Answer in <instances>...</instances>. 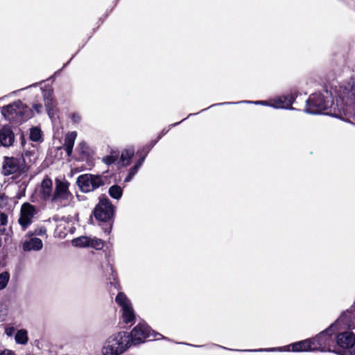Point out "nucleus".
<instances>
[{
    "label": "nucleus",
    "mask_w": 355,
    "mask_h": 355,
    "mask_svg": "<svg viewBox=\"0 0 355 355\" xmlns=\"http://www.w3.org/2000/svg\"><path fill=\"white\" fill-rule=\"evenodd\" d=\"M130 347L129 334L121 331L110 336L104 343L103 355H121Z\"/></svg>",
    "instance_id": "f257e3e1"
},
{
    "label": "nucleus",
    "mask_w": 355,
    "mask_h": 355,
    "mask_svg": "<svg viewBox=\"0 0 355 355\" xmlns=\"http://www.w3.org/2000/svg\"><path fill=\"white\" fill-rule=\"evenodd\" d=\"M28 171L25 159L22 157H5L2 164V173L5 176L13 175L17 178L26 175Z\"/></svg>",
    "instance_id": "f03ea898"
},
{
    "label": "nucleus",
    "mask_w": 355,
    "mask_h": 355,
    "mask_svg": "<svg viewBox=\"0 0 355 355\" xmlns=\"http://www.w3.org/2000/svg\"><path fill=\"white\" fill-rule=\"evenodd\" d=\"M130 346L144 343L146 339L153 338L155 340L162 338V336L158 333H154L146 323L138 324L129 334Z\"/></svg>",
    "instance_id": "7ed1b4c3"
},
{
    "label": "nucleus",
    "mask_w": 355,
    "mask_h": 355,
    "mask_svg": "<svg viewBox=\"0 0 355 355\" xmlns=\"http://www.w3.org/2000/svg\"><path fill=\"white\" fill-rule=\"evenodd\" d=\"M69 183L67 181L56 180L55 188L51 199V203L60 207L69 205L73 196L69 190Z\"/></svg>",
    "instance_id": "20e7f679"
},
{
    "label": "nucleus",
    "mask_w": 355,
    "mask_h": 355,
    "mask_svg": "<svg viewBox=\"0 0 355 355\" xmlns=\"http://www.w3.org/2000/svg\"><path fill=\"white\" fill-rule=\"evenodd\" d=\"M28 107L21 101L6 105L1 109V114L9 121H20L28 118Z\"/></svg>",
    "instance_id": "39448f33"
},
{
    "label": "nucleus",
    "mask_w": 355,
    "mask_h": 355,
    "mask_svg": "<svg viewBox=\"0 0 355 355\" xmlns=\"http://www.w3.org/2000/svg\"><path fill=\"white\" fill-rule=\"evenodd\" d=\"M115 302L121 307L123 322L126 324L133 322L135 319V311L127 295L123 292H119L115 297Z\"/></svg>",
    "instance_id": "423d86ee"
},
{
    "label": "nucleus",
    "mask_w": 355,
    "mask_h": 355,
    "mask_svg": "<svg viewBox=\"0 0 355 355\" xmlns=\"http://www.w3.org/2000/svg\"><path fill=\"white\" fill-rule=\"evenodd\" d=\"M77 184L83 192L87 193L103 185L104 181L100 175L84 174L78 178Z\"/></svg>",
    "instance_id": "0eeeda50"
},
{
    "label": "nucleus",
    "mask_w": 355,
    "mask_h": 355,
    "mask_svg": "<svg viewBox=\"0 0 355 355\" xmlns=\"http://www.w3.org/2000/svg\"><path fill=\"white\" fill-rule=\"evenodd\" d=\"M355 328V305L344 311L339 318L331 325V329L336 331Z\"/></svg>",
    "instance_id": "6e6552de"
},
{
    "label": "nucleus",
    "mask_w": 355,
    "mask_h": 355,
    "mask_svg": "<svg viewBox=\"0 0 355 355\" xmlns=\"http://www.w3.org/2000/svg\"><path fill=\"white\" fill-rule=\"evenodd\" d=\"M338 96L346 105H355V76L349 82L340 86ZM354 115L355 116V110Z\"/></svg>",
    "instance_id": "1a4fd4ad"
},
{
    "label": "nucleus",
    "mask_w": 355,
    "mask_h": 355,
    "mask_svg": "<svg viewBox=\"0 0 355 355\" xmlns=\"http://www.w3.org/2000/svg\"><path fill=\"white\" fill-rule=\"evenodd\" d=\"M328 107V103L321 94H313L306 101V112L309 114H320Z\"/></svg>",
    "instance_id": "9d476101"
},
{
    "label": "nucleus",
    "mask_w": 355,
    "mask_h": 355,
    "mask_svg": "<svg viewBox=\"0 0 355 355\" xmlns=\"http://www.w3.org/2000/svg\"><path fill=\"white\" fill-rule=\"evenodd\" d=\"M37 213V209L34 205L28 202H25L21 205L18 223L22 230L25 231L32 224L33 218Z\"/></svg>",
    "instance_id": "9b49d317"
},
{
    "label": "nucleus",
    "mask_w": 355,
    "mask_h": 355,
    "mask_svg": "<svg viewBox=\"0 0 355 355\" xmlns=\"http://www.w3.org/2000/svg\"><path fill=\"white\" fill-rule=\"evenodd\" d=\"M114 213V207L110 200L107 198H103L97 205L95 211V217L102 221L110 220Z\"/></svg>",
    "instance_id": "f8f14e48"
},
{
    "label": "nucleus",
    "mask_w": 355,
    "mask_h": 355,
    "mask_svg": "<svg viewBox=\"0 0 355 355\" xmlns=\"http://www.w3.org/2000/svg\"><path fill=\"white\" fill-rule=\"evenodd\" d=\"M335 329H331V326L325 331L319 334L316 337L313 338L315 341V350L322 352H327L331 350V346L333 343V338L329 332H336Z\"/></svg>",
    "instance_id": "ddd939ff"
},
{
    "label": "nucleus",
    "mask_w": 355,
    "mask_h": 355,
    "mask_svg": "<svg viewBox=\"0 0 355 355\" xmlns=\"http://www.w3.org/2000/svg\"><path fill=\"white\" fill-rule=\"evenodd\" d=\"M38 195L44 200H50L53 195V182L49 177H45L37 189Z\"/></svg>",
    "instance_id": "4468645a"
},
{
    "label": "nucleus",
    "mask_w": 355,
    "mask_h": 355,
    "mask_svg": "<svg viewBox=\"0 0 355 355\" xmlns=\"http://www.w3.org/2000/svg\"><path fill=\"white\" fill-rule=\"evenodd\" d=\"M315 341L313 339H307L301 340L291 345L287 346L288 351L293 352H308V351H315L316 347L314 345Z\"/></svg>",
    "instance_id": "2eb2a0df"
},
{
    "label": "nucleus",
    "mask_w": 355,
    "mask_h": 355,
    "mask_svg": "<svg viewBox=\"0 0 355 355\" xmlns=\"http://www.w3.org/2000/svg\"><path fill=\"white\" fill-rule=\"evenodd\" d=\"M293 101L292 96H282L270 100V106L275 109H291Z\"/></svg>",
    "instance_id": "dca6fc26"
},
{
    "label": "nucleus",
    "mask_w": 355,
    "mask_h": 355,
    "mask_svg": "<svg viewBox=\"0 0 355 355\" xmlns=\"http://www.w3.org/2000/svg\"><path fill=\"white\" fill-rule=\"evenodd\" d=\"M336 343L342 348L349 349L355 344V337L352 333L344 331L338 334Z\"/></svg>",
    "instance_id": "f3484780"
},
{
    "label": "nucleus",
    "mask_w": 355,
    "mask_h": 355,
    "mask_svg": "<svg viewBox=\"0 0 355 355\" xmlns=\"http://www.w3.org/2000/svg\"><path fill=\"white\" fill-rule=\"evenodd\" d=\"M15 141V135L8 126H3L0 130V143L5 147H9L13 144Z\"/></svg>",
    "instance_id": "a211bd4d"
},
{
    "label": "nucleus",
    "mask_w": 355,
    "mask_h": 355,
    "mask_svg": "<svg viewBox=\"0 0 355 355\" xmlns=\"http://www.w3.org/2000/svg\"><path fill=\"white\" fill-rule=\"evenodd\" d=\"M42 247V240L36 237H32L29 240L25 241L22 244V249L25 252L39 251Z\"/></svg>",
    "instance_id": "6ab92c4d"
},
{
    "label": "nucleus",
    "mask_w": 355,
    "mask_h": 355,
    "mask_svg": "<svg viewBox=\"0 0 355 355\" xmlns=\"http://www.w3.org/2000/svg\"><path fill=\"white\" fill-rule=\"evenodd\" d=\"M43 96L48 114L51 118L55 114L54 107L55 106V101L53 98V92L51 90L44 91Z\"/></svg>",
    "instance_id": "aec40b11"
},
{
    "label": "nucleus",
    "mask_w": 355,
    "mask_h": 355,
    "mask_svg": "<svg viewBox=\"0 0 355 355\" xmlns=\"http://www.w3.org/2000/svg\"><path fill=\"white\" fill-rule=\"evenodd\" d=\"M76 137L77 132L75 131L69 132L65 135L63 148L67 151L68 156H71L72 153Z\"/></svg>",
    "instance_id": "412c9836"
},
{
    "label": "nucleus",
    "mask_w": 355,
    "mask_h": 355,
    "mask_svg": "<svg viewBox=\"0 0 355 355\" xmlns=\"http://www.w3.org/2000/svg\"><path fill=\"white\" fill-rule=\"evenodd\" d=\"M135 155V148L129 147L122 150L119 164L121 166H126L130 164L132 157Z\"/></svg>",
    "instance_id": "4be33fe9"
},
{
    "label": "nucleus",
    "mask_w": 355,
    "mask_h": 355,
    "mask_svg": "<svg viewBox=\"0 0 355 355\" xmlns=\"http://www.w3.org/2000/svg\"><path fill=\"white\" fill-rule=\"evenodd\" d=\"M15 340L17 344L26 345L28 343V332L26 329L18 330L15 336Z\"/></svg>",
    "instance_id": "5701e85b"
},
{
    "label": "nucleus",
    "mask_w": 355,
    "mask_h": 355,
    "mask_svg": "<svg viewBox=\"0 0 355 355\" xmlns=\"http://www.w3.org/2000/svg\"><path fill=\"white\" fill-rule=\"evenodd\" d=\"M88 247H91L95 250H101L104 246V241L100 239L89 237Z\"/></svg>",
    "instance_id": "b1692460"
},
{
    "label": "nucleus",
    "mask_w": 355,
    "mask_h": 355,
    "mask_svg": "<svg viewBox=\"0 0 355 355\" xmlns=\"http://www.w3.org/2000/svg\"><path fill=\"white\" fill-rule=\"evenodd\" d=\"M89 241L88 236H80L73 239L71 243L75 247L85 248L88 247Z\"/></svg>",
    "instance_id": "393cba45"
},
{
    "label": "nucleus",
    "mask_w": 355,
    "mask_h": 355,
    "mask_svg": "<svg viewBox=\"0 0 355 355\" xmlns=\"http://www.w3.org/2000/svg\"><path fill=\"white\" fill-rule=\"evenodd\" d=\"M109 194L112 198L119 200L123 194V189L119 185H113L109 189Z\"/></svg>",
    "instance_id": "a878e982"
},
{
    "label": "nucleus",
    "mask_w": 355,
    "mask_h": 355,
    "mask_svg": "<svg viewBox=\"0 0 355 355\" xmlns=\"http://www.w3.org/2000/svg\"><path fill=\"white\" fill-rule=\"evenodd\" d=\"M30 138L33 141H39L42 139V131L37 127H33L30 130Z\"/></svg>",
    "instance_id": "bb28decb"
},
{
    "label": "nucleus",
    "mask_w": 355,
    "mask_h": 355,
    "mask_svg": "<svg viewBox=\"0 0 355 355\" xmlns=\"http://www.w3.org/2000/svg\"><path fill=\"white\" fill-rule=\"evenodd\" d=\"M119 157V153L113 151L110 155H106L103 158V162L107 165L115 162Z\"/></svg>",
    "instance_id": "cd10ccee"
},
{
    "label": "nucleus",
    "mask_w": 355,
    "mask_h": 355,
    "mask_svg": "<svg viewBox=\"0 0 355 355\" xmlns=\"http://www.w3.org/2000/svg\"><path fill=\"white\" fill-rule=\"evenodd\" d=\"M9 279V272L5 271L0 273V290H3L7 286Z\"/></svg>",
    "instance_id": "c85d7f7f"
},
{
    "label": "nucleus",
    "mask_w": 355,
    "mask_h": 355,
    "mask_svg": "<svg viewBox=\"0 0 355 355\" xmlns=\"http://www.w3.org/2000/svg\"><path fill=\"white\" fill-rule=\"evenodd\" d=\"M0 232L2 234L5 235V242L8 243L10 241L11 236H12V230L11 227H9L8 230L5 226H0Z\"/></svg>",
    "instance_id": "c756f323"
},
{
    "label": "nucleus",
    "mask_w": 355,
    "mask_h": 355,
    "mask_svg": "<svg viewBox=\"0 0 355 355\" xmlns=\"http://www.w3.org/2000/svg\"><path fill=\"white\" fill-rule=\"evenodd\" d=\"M46 234V229L44 227H39L35 229L33 232H29L26 236H33V235L37 236H44Z\"/></svg>",
    "instance_id": "7c9ffc66"
},
{
    "label": "nucleus",
    "mask_w": 355,
    "mask_h": 355,
    "mask_svg": "<svg viewBox=\"0 0 355 355\" xmlns=\"http://www.w3.org/2000/svg\"><path fill=\"white\" fill-rule=\"evenodd\" d=\"M139 168H137V166H133L130 168L128 175L125 178V182H130L133 176L137 173Z\"/></svg>",
    "instance_id": "2f4dec72"
},
{
    "label": "nucleus",
    "mask_w": 355,
    "mask_h": 355,
    "mask_svg": "<svg viewBox=\"0 0 355 355\" xmlns=\"http://www.w3.org/2000/svg\"><path fill=\"white\" fill-rule=\"evenodd\" d=\"M77 150L82 154L87 153L88 147L86 143L80 142L78 146Z\"/></svg>",
    "instance_id": "473e14b6"
},
{
    "label": "nucleus",
    "mask_w": 355,
    "mask_h": 355,
    "mask_svg": "<svg viewBox=\"0 0 355 355\" xmlns=\"http://www.w3.org/2000/svg\"><path fill=\"white\" fill-rule=\"evenodd\" d=\"M7 223L8 216L3 212H0V226H6Z\"/></svg>",
    "instance_id": "72a5a7b5"
},
{
    "label": "nucleus",
    "mask_w": 355,
    "mask_h": 355,
    "mask_svg": "<svg viewBox=\"0 0 355 355\" xmlns=\"http://www.w3.org/2000/svg\"><path fill=\"white\" fill-rule=\"evenodd\" d=\"M15 332V329L13 327V326H8L5 329V334L10 337L12 336Z\"/></svg>",
    "instance_id": "f704fd0d"
},
{
    "label": "nucleus",
    "mask_w": 355,
    "mask_h": 355,
    "mask_svg": "<svg viewBox=\"0 0 355 355\" xmlns=\"http://www.w3.org/2000/svg\"><path fill=\"white\" fill-rule=\"evenodd\" d=\"M241 103H254V104H257V105H267V106H270V101H254V102H251V101H241Z\"/></svg>",
    "instance_id": "c9c22d12"
},
{
    "label": "nucleus",
    "mask_w": 355,
    "mask_h": 355,
    "mask_svg": "<svg viewBox=\"0 0 355 355\" xmlns=\"http://www.w3.org/2000/svg\"><path fill=\"white\" fill-rule=\"evenodd\" d=\"M71 119H72L73 122L78 123V122H79L80 121L81 117H80V116L78 114L74 113V114H72Z\"/></svg>",
    "instance_id": "e433bc0d"
},
{
    "label": "nucleus",
    "mask_w": 355,
    "mask_h": 355,
    "mask_svg": "<svg viewBox=\"0 0 355 355\" xmlns=\"http://www.w3.org/2000/svg\"><path fill=\"white\" fill-rule=\"evenodd\" d=\"M0 355H15V353L10 349L3 350Z\"/></svg>",
    "instance_id": "4c0bfd02"
},
{
    "label": "nucleus",
    "mask_w": 355,
    "mask_h": 355,
    "mask_svg": "<svg viewBox=\"0 0 355 355\" xmlns=\"http://www.w3.org/2000/svg\"><path fill=\"white\" fill-rule=\"evenodd\" d=\"M144 159H145V157H143L142 158H141V159L137 162V163L135 165V166H137V168H140V166L142 165V164H143V162H144Z\"/></svg>",
    "instance_id": "58836bf2"
},
{
    "label": "nucleus",
    "mask_w": 355,
    "mask_h": 355,
    "mask_svg": "<svg viewBox=\"0 0 355 355\" xmlns=\"http://www.w3.org/2000/svg\"><path fill=\"white\" fill-rule=\"evenodd\" d=\"M42 105L40 104H35L34 105V109L36 110L37 112H40L41 111V109H42Z\"/></svg>",
    "instance_id": "ea45409f"
},
{
    "label": "nucleus",
    "mask_w": 355,
    "mask_h": 355,
    "mask_svg": "<svg viewBox=\"0 0 355 355\" xmlns=\"http://www.w3.org/2000/svg\"><path fill=\"white\" fill-rule=\"evenodd\" d=\"M6 314V309L3 306H0V318Z\"/></svg>",
    "instance_id": "a19ab883"
},
{
    "label": "nucleus",
    "mask_w": 355,
    "mask_h": 355,
    "mask_svg": "<svg viewBox=\"0 0 355 355\" xmlns=\"http://www.w3.org/2000/svg\"><path fill=\"white\" fill-rule=\"evenodd\" d=\"M276 350H281V348H271V349H258L259 352L262 351H276Z\"/></svg>",
    "instance_id": "79ce46f5"
},
{
    "label": "nucleus",
    "mask_w": 355,
    "mask_h": 355,
    "mask_svg": "<svg viewBox=\"0 0 355 355\" xmlns=\"http://www.w3.org/2000/svg\"><path fill=\"white\" fill-rule=\"evenodd\" d=\"M344 112H347V110H345V108H342Z\"/></svg>",
    "instance_id": "37998d69"
},
{
    "label": "nucleus",
    "mask_w": 355,
    "mask_h": 355,
    "mask_svg": "<svg viewBox=\"0 0 355 355\" xmlns=\"http://www.w3.org/2000/svg\"><path fill=\"white\" fill-rule=\"evenodd\" d=\"M178 123H177V124H178ZM176 125V123H173V125H171V126H174V125Z\"/></svg>",
    "instance_id": "c03bdc74"
}]
</instances>
